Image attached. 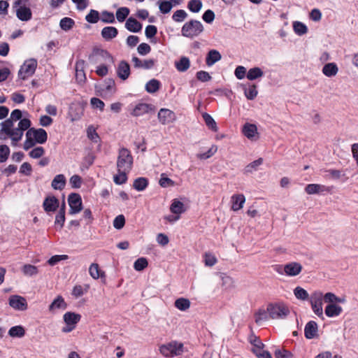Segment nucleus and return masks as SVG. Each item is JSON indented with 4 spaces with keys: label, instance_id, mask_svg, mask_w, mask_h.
Returning <instances> with one entry per match:
<instances>
[{
    "label": "nucleus",
    "instance_id": "obj_1",
    "mask_svg": "<svg viewBox=\"0 0 358 358\" xmlns=\"http://www.w3.org/2000/svg\"><path fill=\"white\" fill-rule=\"evenodd\" d=\"M90 62L92 64H100L96 69V73L99 76H105L108 74V64L113 62V57L106 50H97L90 56Z\"/></svg>",
    "mask_w": 358,
    "mask_h": 358
},
{
    "label": "nucleus",
    "instance_id": "obj_2",
    "mask_svg": "<svg viewBox=\"0 0 358 358\" xmlns=\"http://www.w3.org/2000/svg\"><path fill=\"white\" fill-rule=\"evenodd\" d=\"M48 134L45 129L39 128H29L26 132V140L23 148L28 150L36 143L43 144L47 141Z\"/></svg>",
    "mask_w": 358,
    "mask_h": 358
},
{
    "label": "nucleus",
    "instance_id": "obj_3",
    "mask_svg": "<svg viewBox=\"0 0 358 358\" xmlns=\"http://www.w3.org/2000/svg\"><path fill=\"white\" fill-rule=\"evenodd\" d=\"M31 126V121L27 118H23L19 121L17 127H14L6 132L4 134L5 140L8 137L11 140V145L16 146L17 143L21 141L23 136L24 131L27 130Z\"/></svg>",
    "mask_w": 358,
    "mask_h": 358
},
{
    "label": "nucleus",
    "instance_id": "obj_4",
    "mask_svg": "<svg viewBox=\"0 0 358 358\" xmlns=\"http://www.w3.org/2000/svg\"><path fill=\"white\" fill-rule=\"evenodd\" d=\"M203 29V25L200 21L191 20L183 24L181 34L185 37L194 38L199 36Z\"/></svg>",
    "mask_w": 358,
    "mask_h": 358
},
{
    "label": "nucleus",
    "instance_id": "obj_5",
    "mask_svg": "<svg viewBox=\"0 0 358 358\" xmlns=\"http://www.w3.org/2000/svg\"><path fill=\"white\" fill-rule=\"evenodd\" d=\"M159 352L167 358L181 355L184 352V345L178 341H171L159 347Z\"/></svg>",
    "mask_w": 358,
    "mask_h": 358
},
{
    "label": "nucleus",
    "instance_id": "obj_6",
    "mask_svg": "<svg viewBox=\"0 0 358 358\" xmlns=\"http://www.w3.org/2000/svg\"><path fill=\"white\" fill-rule=\"evenodd\" d=\"M133 166L131 152L124 148L120 149L117 159V169L130 171Z\"/></svg>",
    "mask_w": 358,
    "mask_h": 358
},
{
    "label": "nucleus",
    "instance_id": "obj_7",
    "mask_svg": "<svg viewBox=\"0 0 358 358\" xmlns=\"http://www.w3.org/2000/svg\"><path fill=\"white\" fill-rule=\"evenodd\" d=\"M325 296L326 294H323L320 291H315L309 298L313 313L322 319H324L322 305L323 301L325 302Z\"/></svg>",
    "mask_w": 358,
    "mask_h": 358
},
{
    "label": "nucleus",
    "instance_id": "obj_8",
    "mask_svg": "<svg viewBox=\"0 0 358 358\" xmlns=\"http://www.w3.org/2000/svg\"><path fill=\"white\" fill-rule=\"evenodd\" d=\"M26 0H15L13 8H15L17 17L21 20L27 22L32 17V13L29 7L25 6Z\"/></svg>",
    "mask_w": 358,
    "mask_h": 358
},
{
    "label": "nucleus",
    "instance_id": "obj_9",
    "mask_svg": "<svg viewBox=\"0 0 358 358\" xmlns=\"http://www.w3.org/2000/svg\"><path fill=\"white\" fill-rule=\"evenodd\" d=\"M267 311L270 318L281 320L285 318L289 313V308L284 304H272L267 306Z\"/></svg>",
    "mask_w": 358,
    "mask_h": 358
},
{
    "label": "nucleus",
    "instance_id": "obj_10",
    "mask_svg": "<svg viewBox=\"0 0 358 358\" xmlns=\"http://www.w3.org/2000/svg\"><path fill=\"white\" fill-rule=\"evenodd\" d=\"M36 67V59H29L26 60L18 72L19 78L22 80H25L31 76L35 73Z\"/></svg>",
    "mask_w": 358,
    "mask_h": 358
},
{
    "label": "nucleus",
    "instance_id": "obj_11",
    "mask_svg": "<svg viewBox=\"0 0 358 358\" xmlns=\"http://www.w3.org/2000/svg\"><path fill=\"white\" fill-rule=\"evenodd\" d=\"M81 316L75 313L67 312L64 315V321L66 326L62 328V331L68 333L73 330L76 324L80 321Z\"/></svg>",
    "mask_w": 358,
    "mask_h": 358
},
{
    "label": "nucleus",
    "instance_id": "obj_12",
    "mask_svg": "<svg viewBox=\"0 0 358 358\" xmlns=\"http://www.w3.org/2000/svg\"><path fill=\"white\" fill-rule=\"evenodd\" d=\"M68 201L70 206V214H77L80 212L82 210V199L78 194H71L69 196Z\"/></svg>",
    "mask_w": 358,
    "mask_h": 358
},
{
    "label": "nucleus",
    "instance_id": "obj_13",
    "mask_svg": "<svg viewBox=\"0 0 358 358\" xmlns=\"http://www.w3.org/2000/svg\"><path fill=\"white\" fill-rule=\"evenodd\" d=\"M158 120L162 124H168L174 122L176 119L173 111L168 108H161L158 113Z\"/></svg>",
    "mask_w": 358,
    "mask_h": 358
},
{
    "label": "nucleus",
    "instance_id": "obj_14",
    "mask_svg": "<svg viewBox=\"0 0 358 358\" xmlns=\"http://www.w3.org/2000/svg\"><path fill=\"white\" fill-rule=\"evenodd\" d=\"M302 268V265L299 262H289L284 265L285 274L289 277L296 276L301 272Z\"/></svg>",
    "mask_w": 358,
    "mask_h": 358
},
{
    "label": "nucleus",
    "instance_id": "obj_15",
    "mask_svg": "<svg viewBox=\"0 0 358 358\" xmlns=\"http://www.w3.org/2000/svg\"><path fill=\"white\" fill-rule=\"evenodd\" d=\"M9 305L13 308L18 310H24L27 308L26 299L18 295H13L9 298Z\"/></svg>",
    "mask_w": 358,
    "mask_h": 358
},
{
    "label": "nucleus",
    "instance_id": "obj_16",
    "mask_svg": "<svg viewBox=\"0 0 358 358\" xmlns=\"http://www.w3.org/2000/svg\"><path fill=\"white\" fill-rule=\"evenodd\" d=\"M152 110V105L145 103H139L134 107L131 112V115L134 117H139L145 114H148Z\"/></svg>",
    "mask_w": 358,
    "mask_h": 358
},
{
    "label": "nucleus",
    "instance_id": "obj_17",
    "mask_svg": "<svg viewBox=\"0 0 358 358\" xmlns=\"http://www.w3.org/2000/svg\"><path fill=\"white\" fill-rule=\"evenodd\" d=\"M131 62L135 68L143 69H150L153 68L155 64V60L153 59H140L136 56L132 57Z\"/></svg>",
    "mask_w": 358,
    "mask_h": 358
},
{
    "label": "nucleus",
    "instance_id": "obj_18",
    "mask_svg": "<svg viewBox=\"0 0 358 358\" xmlns=\"http://www.w3.org/2000/svg\"><path fill=\"white\" fill-rule=\"evenodd\" d=\"M329 304L326 306L324 312L327 317H335L341 315L343 311V308L338 304L334 302H327Z\"/></svg>",
    "mask_w": 358,
    "mask_h": 358
},
{
    "label": "nucleus",
    "instance_id": "obj_19",
    "mask_svg": "<svg viewBox=\"0 0 358 358\" xmlns=\"http://www.w3.org/2000/svg\"><path fill=\"white\" fill-rule=\"evenodd\" d=\"M330 187L320 184H309L305 187L308 194H320L324 192H329Z\"/></svg>",
    "mask_w": 358,
    "mask_h": 358
},
{
    "label": "nucleus",
    "instance_id": "obj_20",
    "mask_svg": "<svg viewBox=\"0 0 358 358\" xmlns=\"http://www.w3.org/2000/svg\"><path fill=\"white\" fill-rule=\"evenodd\" d=\"M117 74L120 78L125 80L130 75L129 64L125 61H121L117 68Z\"/></svg>",
    "mask_w": 358,
    "mask_h": 358
},
{
    "label": "nucleus",
    "instance_id": "obj_21",
    "mask_svg": "<svg viewBox=\"0 0 358 358\" xmlns=\"http://www.w3.org/2000/svg\"><path fill=\"white\" fill-rule=\"evenodd\" d=\"M43 206L46 212H54L59 207V200L54 196H48Z\"/></svg>",
    "mask_w": 358,
    "mask_h": 358
},
{
    "label": "nucleus",
    "instance_id": "obj_22",
    "mask_svg": "<svg viewBox=\"0 0 358 358\" xmlns=\"http://www.w3.org/2000/svg\"><path fill=\"white\" fill-rule=\"evenodd\" d=\"M318 327L317 324L314 321L308 322L304 329V334L306 338L312 339L317 334Z\"/></svg>",
    "mask_w": 358,
    "mask_h": 358
},
{
    "label": "nucleus",
    "instance_id": "obj_23",
    "mask_svg": "<svg viewBox=\"0 0 358 358\" xmlns=\"http://www.w3.org/2000/svg\"><path fill=\"white\" fill-rule=\"evenodd\" d=\"M231 201L232 203L231 209L234 211H237L243 207L245 202V197L242 194H234L231 196Z\"/></svg>",
    "mask_w": 358,
    "mask_h": 358
},
{
    "label": "nucleus",
    "instance_id": "obj_24",
    "mask_svg": "<svg viewBox=\"0 0 358 358\" xmlns=\"http://www.w3.org/2000/svg\"><path fill=\"white\" fill-rule=\"evenodd\" d=\"M242 131L250 140H255L257 135V128L255 124L246 123L244 124Z\"/></svg>",
    "mask_w": 358,
    "mask_h": 358
},
{
    "label": "nucleus",
    "instance_id": "obj_25",
    "mask_svg": "<svg viewBox=\"0 0 358 358\" xmlns=\"http://www.w3.org/2000/svg\"><path fill=\"white\" fill-rule=\"evenodd\" d=\"M66 180L63 174H58L55 176L51 182V187L55 190H62L66 185Z\"/></svg>",
    "mask_w": 358,
    "mask_h": 358
},
{
    "label": "nucleus",
    "instance_id": "obj_26",
    "mask_svg": "<svg viewBox=\"0 0 358 358\" xmlns=\"http://www.w3.org/2000/svg\"><path fill=\"white\" fill-rule=\"evenodd\" d=\"M14 122L15 121L10 117L0 124V140L5 141V136L3 134L15 127L14 126Z\"/></svg>",
    "mask_w": 358,
    "mask_h": 358
},
{
    "label": "nucleus",
    "instance_id": "obj_27",
    "mask_svg": "<svg viewBox=\"0 0 358 358\" xmlns=\"http://www.w3.org/2000/svg\"><path fill=\"white\" fill-rule=\"evenodd\" d=\"M118 34L117 29L114 27H106L101 30V36L106 41H110L115 38Z\"/></svg>",
    "mask_w": 358,
    "mask_h": 358
},
{
    "label": "nucleus",
    "instance_id": "obj_28",
    "mask_svg": "<svg viewBox=\"0 0 358 358\" xmlns=\"http://www.w3.org/2000/svg\"><path fill=\"white\" fill-rule=\"evenodd\" d=\"M322 71L326 76L333 77L338 73V68L336 63H327L323 66Z\"/></svg>",
    "mask_w": 358,
    "mask_h": 358
},
{
    "label": "nucleus",
    "instance_id": "obj_29",
    "mask_svg": "<svg viewBox=\"0 0 358 358\" xmlns=\"http://www.w3.org/2000/svg\"><path fill=\"white\" fill-rule=\"evenodd\" d=\"M125 27L131 32H138L142 29L141 24L138 22L135 18L129 17L125 23Z\"/></svg>",
    "mask_w": 358,
    "mask_h": 358
},
{
    "label": "nucleus",
    "instance_id": "obj_30",
    "mask_svg": "<svg viewBox=\"0 0 358 358\" xmlns=\"http://www.w3.org/2000/svg\"><path fill=\"white\" fill-rule=\"evenodd\" d=\"M222 59L220 53L216 50H211L208 52L206 62L209 66H213L215 63L220 61Z\"/></svg>",
    "mask_w": 358,
    "mask_h": 358
},
{
    "label": "nucleus",
    "instance_id": "obj_31",
    "mask_svg": "<svg viewBox=\"0 0 358 358\" xmlns=\"http://www.w3.org/2000/svg\"><path fill=\"white\" fill-rule=\"evenodd\" d=\"M175 66L179 72H185L190 66V61L187 57H182L175 62Z\"/></svg>",
    "mask_w": 358,
    "mask_h": 358
},
{
    "label": "nucleus",
    "instance_id": "obj_32",
    "mask_svg": "<svg viewBox=\"0 0 358 358\" xmlns=\"http://www.w3.org/2000/svg\"><path fill=\"white\" fill-rule=\"evenodd\" d=\"M184 203L178 199H173L170 206V210L173 214L180 215L185 211Z\"/></svg>",
    "mask_w": 358,
    "mask_h": 358
},
{
    "label": "nucleus",
    "instance_id": "obj_33",
    "mask_svg": "<svg viewBox=\"0 0 358 358\" xmlns=\"http://www.w3.org/2000/svg\"><path fill=\"white\" fill-rule=\"evenodd\" d=\"M255 322L260 325L263 322L267 321L270 317L267 309L260 308L255 313Z\"/></svg>",
    "mask_w": 358,
    "mask_h": 358
},
{
    "label": "nucleus",
    "instance_id": "obj_34",
    "mask_svg": "<svg viewBox=\"0 0 358 358\" xmlns=\"http://www.w3.org/2000/svg\"><path fill=\"white\" fill-rule=\"evenodd\" d=\"M66 308V303L64 299L61 296H58L50 305L49 310L51 312L55 311L57 309H65Z\"/></svg>",
    "mask_w": 358,
    "mask_h": 358
},
{
    "label": "nucleus",
    "instance_id": "obj_35",
    "mask_svg": "<svg viewBox=\"0 0 358 358\" xmlns=\"http://www.w3.org/2000/svg\"><path fill=\"white\" fill-rule=\"evenodd\" d=\"M89 273L94 280H97L104 275V272L99 268V264L96 263H93L90 266Z\"/></svg>",
    "mask_w": 358,
    "mask_h": 358
},
{
    "label": "nucleus",
    "instance_id": "obj_36",
    "mask_svg": "<svg viewBox=\"0 0 358 358\" xmlns=\"http://www.w3.org/2000/svg\"><path fill=\"white\" fill-rule=\"evenodd\" d=\"M264 76L263 71L259 67H254L250 69L247 73V78L250 80H253L261 78Z\"/></svg>",
    "mask_w": 358,
    "mask_h": 358
},
{
    "label": "nucleus",
    "instance_id": "obj_37",
    "mask_svg": "<svg viewBox=\"0 0 358 358\" xmlns=\"http://www.w3.org/2000/svg\"><path fill=\"white\" fill-rule=\"evenodd\" d=\"M22 273L28 277L36 275L38 273V267L31 264H24L22 267Z\"/></svg>",
    "mask_w": 358,
    "mask_h": 358
},
{
    "label": "nucleus",
    "instance_id": "obj_38",
    "mask_svg": "<svg viewBox=\"0 0 358 358\" xmlns=\"http://www.w3.org/2000/svg\"><path fill=\"white\" fill-rule=\"evenodd\" d=\"M24 334L25 330L20 325L13 327L8 331V335L13 338H22Z\"/></svg>",
    "mask_w": 358,
    "mask_h": 358
},
{
    "label": "nucleus",
    "instance_id": "obj_39",
    "mask_svg": "<svg viewBox=\"0 0 358 358\" xmlns=\"http://www.w3.org/2000/svg\"><path fill=\"white\" fill-rule=\"evenodd\" d=\"M129 172L128 171L117 170V174L114 176L113 178L114 182L117 185L125 183L127 180V173Z\"/></svg>",
    "mask_w": 358,
    "mask_h": 358
},
{
    "label": "nucleus",
    "instance_id": "obj_40",
    "mask_svg": "<svg viewBox=\"0 0 358 358\" xmlns=\"http://www.w3.org/2000/svg\"><path fill=\"white\" fill-rule=\"evenodd\" d=\"M157 4L159 6L160 12L164 14L169 13L173 8L171 1L166 0H159L157 1Z\"/></svg>",
    "mask_w": 358,
    "mask_h": 358
},
{
    "label": "nucleus",
    "instance_id": "obj_41",
    "mask_svg": "<svg viewBox=\"0 0 358 358\" xmlns=\"http://www.w3.org/2000/svg\"><path fill=\"white\" fill-rule=\"evenodd\" d=\"M263 158H259L257 160L248 164L245 168V173H251L258 169V167L263 164Z\"/></svg>",
    "mask_w": 358,
    "mask_h": 358
},
{
    "label": "nucleus",
    "instance_id": "obj_42",
    "mask_svg": "<svg viewBox=\"0 0 358 358\" xmlns=\"http://www.w3.org/2000/svg\"><path fill=\"white\" fill-rule=\"evenodd\" d=\"M293 29L294 32L299 36H302L306 34L308 31L306 25L299 21H295L293 22Z\"/></svg>",
    "mask_w": 358,
    "mask_h": 358
},
{
    "label": "nucleus",
    "instance_id": "obj_43",
    "mask_svg": "<svg viewBox=\"0 0 358 358\" xmlns=\"http://www.w3.org/2000/svg\"><path fill=\"white\" fill-rule=\"evenodd\" d=\"M160 83L156 79H152L145 85V90L148 93H155L159 89Z\"/></svg>",
    "mask_w": 358,
    "mask_h": 358
},
{
    "label": "nucleus",
    "instance_id": "obj_44",
    "mask_svg": "<svg viewBox=\"0 0 358 358\" xmlns=\"http://www.w3.org/2000/svg\"><path fill=\"white\" fill-rule=\"evenodd\" d=\"M148 185V181L145 178H138L134 182L133 187L138 191L144 190Z\"/></svg>",
    "mask_w": 358,
    "mask_h": 358
},
{
    "label": "nucleus",
    "instance_id": "obj_45",
    "mask_svg": "<svg viewBox=\"0 0 358 358\" xmlns=\"http://www.w3.org/2000/svg\"><path fill=\"white\" fill-rule=\"evenodd\" d=\"M175 306L180 310L185 311L190 307V301L187 299L180 298L175 301Z\"/></svg>",
    "mask_w": 358,
    "mask_h": 358
},
{
    "label": "nucleus",
    "instance_id": "obj_46",
    "mask_svg": "<svg viewBox=\"0 0 358 358\" xmlns=\"http://www.w3.org/2000/svg\"><path fill=\"white\" fill-rule=\"evenodd\" d=\"M65 221V203L64 202L59 211L55 217V224H59L60 228L64 225Z\"/></svg>",
    "mask_w": 358,
    "mask_h": 358
},
{
    "label": "nucleus",
    "instance_id": "obj_47",
    "mask_svg": "<svg viewBox=\"0 0 358 358\" xmlns=\"http://www.w3.org/2000/svg\"><path fill=\"white\" fill-rule=\"evenodd\" d=\"M202 116H203V120L205 121L206 124L208 127V128L214 131H217V124H216L215 121L214 120V119L211 117V115L205 113L203 114Z\"/></svg>",
    "mask_w": 358,
    "mask_h": 358
},
{
    "label": "nucleus",
    "instance_id": "obj_48",
    "mask_svg": "<svg viewBox=\"0 0 358 358\" xmlns=\"http://www.w3.org/2000/svg\"><path fill=\"white\" fill-rule=\"evenodd\" d=\"M294 294L296 299L302 301L307 300L309 298L307 291L301 287H296L294 289Z\"/></svg>",
    "mask_w": 358,
    "mask_h": 358
},
{
    "label": "nucleus",
    "instance_id": "obj_49",
    "mask_svg": "<svg viewBox=\"0 0 358 358\" xmlns=\"http://www.w3.org/2000/svg\"><path fill=\"white\" fill-rule=\"evenodd\" d=\"M244 93L248 99L253 100L258 94L257 86L255 85H250L248 88L245 89Z\"/></svg>",
    "mask_w": 358,
    "mask_h": 358
},
{
    "label": "nucleus",
    "instance_id": "obj_50",
    "mask_svg": "<svg viewBox=\"0 0 358 358\" xmlns=\"http://www.w3.org/2000/svg\"><path fill=\"white\" fill-rule=\"evenodd\" d=\"M217 151V147L213 145L206 152L199 153L196 155L197 158L200 159H207L213 156Z\"/></svg>",
    "mask_w": 358,
    "mask_h": 358
},
{
    "label": "nucleus",
    "instance_id": "obj_51",
    "mask_svg": "<svg viewBox=\"0 0 358 358\" xmlns=\"http://www.w3.org/2000/svg\"><path fill=\"white\" fill-rule=\"evenodd\" d=\"M129 14V9L126 7H122L117 10L116 17L120 22H122L125 20Z\"/></svg>",
    "mask_w": 358,
    "mask_h": 358
},
{
    "label": "nucleus",
    "instance_id": "obj_52",
    "mask_svg": "<svg viewBox=\"0 0 358 358\" xmlns=\"http://www.w3.org/2000/svg\"><path fill=\"white\" fill-rule=\"evenodd\" d=\"M74 23L75 22L73 19L66 17L60 20L59 25L63 30L68 31L73 27Z\"/></svg>",
    "mask_w": 358,
    "mask_h": 358
},
{
    "label": "nucleus",
    "instance_id": "obj_53",
    "mask_svg": "<svg viewBox=\"0 0 358 358\" xmlns=\"http://www.w3.org/2000/svg\"><path fill=\"white\" fill-rule=\"evenodd\" d=\"M188 9L193 13H199L202 8L201 0H191L187 5Z\"/></svg>",
    "mask_w": 358,
    "mask_h": 358
},
{
    "label": "nucleus",
    "instance_id": "obj_54",
    "mask_svg": "<svg viewBox=\"0 0 358 358\" xmlns=\"http://www.w3.org/2000/svg\"><path fill=\"white\" fill-rule=\"evenodd\" d=\"M148 265V260L144 257L138 258L134 264V268L136 271H141L145 268Z\"/></svg>",
    "mask_w": 358,
    "mask_h": 358
},
{
    "label": "nucleus",
    "instance_id": "obj_55",
    "mask_svg": "<svg viewBox=\"0 0 358 358\" xmlns=\"http://www.w3.org/2000/svg\"><path fill=\"white\" fill-rule=\"evenodd\" d=\"M187 17V13L184 10H177L172 15V19L176 22H183Z\"/></svg>",
    "mask_w": 358,
    "mask_h": 358
},
{
    "label": "nucleus",
    "instance_id": "obj_56",
    "mask_svg": "<svg viewBox=\"0 0 358 358\" xmlns=\"http://www.w3.org/2000/svg\"><path fill=\"white\" fill-rule=\"evenodd\" d=\"M85 20L90 23H96L99 20V12L95 10H90V13L86 15Z\"/></svg>",
    "mask_w": 358,
    "mask_h": 358
},
{
    "label": "nucleus",
    "instance_id": "obj_57",
    "mask_svg": "<svg viewBox=\"0 0 358 358\" xmlns=\"http://www.w3.org/2000/svg\"><path fill=\"white\" fill-rule=\"evenodd\" d=\"M83 180L78 175H73L69 179V183L72 188L78 189L81 187Z\"/></svg>",
    "mask_w": 358,
    "mask_h": 358
},
{
    "label": "nucleus",
    "instance_id": "obj_58",
    "mask_svg": "<svg viewBox=\"0 0 358 358\" xmlns=\"http://www.w3.org/2000/svg\"><path fill=\"white\" fill-rule=\"evenodd\" d=\"M10 154V149L6 145H0V163L7 160Z\"/></svg>",
    "mask_w": 358,
    "mask_h": 358
},
{
    "label": "nucleus",
    "instance_id": "obj_59",
    "mask_svg": "<svg viewBox=\"0 0 358 358\" xmlns=\"http://www.w3.org/2000/svg\"><path fill=\"white\" fill-rule=\"evenodd\" d=\"M101 20L105 23H114L115 21L113 13L108 11L101 13Z\"/></svg>",
    "mask_w": 358,
    "mask_h": 358
},
{
    "label": "nucleus",
    "instance_id": "obj_60",
    "mask_svg": "<svg viewBox=\"0 0 358 358\" xmlns=\"http://www.w3.org/2000/svg\"><path fill=\"white\" fill-rule=\"evenodd\" d=\"M87 137L94 143H98L99 141V136L96 133L95 129L90 126L87 130Z\"/></svg>",
    "mask_w": 358,
    "mask_h": 358
},
{
    "label": "nucleus",
    "instance_id": "obj_61",
    "mask_svg": "<svg viewBox=\"0 0 358 358\" xmlns=\"http://www.w3.org/2000/svg\"><path fill=\"white\" fill-rule=\"evenodd\" d=\"M325 302H334L336 304V303H344L345 299L336 296L332 292H327L326 293Z\"/></svg>",
    "mask_w": 358,
    "mask_h": 358
},
{
    "label": "nucleus",
    "instance_id": "obj_62",
    "mask_svg": "<svg viewBox=\"0 0 358 358\" xmlns=\"http://www.w3.org/2000/svg\"><path fill=\"white\" fill-rule=\"evenodd\" d=\"M159 183L162 187H169L174 185V182L169 178L166 177L164 173L161 175Z\"/></svg>",
    "mask_w": 358,
    "mask_h": 358
},
{
    "label": "nucleus",
    "instance_id": "obj_63",
    "mask_svg": "<svg viewBox=\"0 0 358 358\" xmlns=\"http://www.w3.org/2000/svg\"><path fill=\"white\" fill-rule=\"evenodd\" d=\"M45 153V150L43 147H36L31 150L29 153V156L34 159H38L42 157Z\"/></svg>",
    "mask_w": 358,
    "mask_h": 358
},
{
    "label": "nucleus",
    "instance_id": "obj_64",
    "mask_svg": "<svg viewBox=\"0 0 358 358\" xmlns=\"http://www.w3.org/2000/svg\"><path fill=\"white\" fill-rule=\"evenodd\" d=\"M292 353L287 350H277L275 352V358H292Z\"/></svg>",
    "mask_w": 358,
    "mask_h": 358
}]
</instances>
